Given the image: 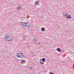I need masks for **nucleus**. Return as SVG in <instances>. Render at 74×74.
<instances>
[{
	"instance_id": "f257e3e1",
	"label": "nucleus",
	"mask_w": 74,
	"mask_h": 74,
	"mask_svg": "<svg viewBox=\"0 0 74 74\" xmlns=\"http://www.w3.org/2000/svg\"><path fill=\"white\" fill-rule=\"evenodd\" d=\"M6 40H7L8 41H11L12 40V37L9 35H6Z\"/></svg>"
},
{
	"instance_id": "f03ea898",
	"label": "nucleus",
	"mask_w": 74,
	"mask_h": 74,
	"mask_svg": "<svg viewBox=\"0 0 74 74\" xmlns=\"http://www.w3.org/2000/svg\"><path fill=\"white\" fill-rule=\"evenodd\" d=\"M21 55H20L19 54H18L17 55V57H18V58H25V57H26V56L22 55L23 53H21Z\"/></svg>"
},
{
	"instance_id": "7ed1b4c3",
	"label": "nucleus",
	"mask_w": 74,
	"mask_h": 74,
	"mask_svg": "<svg viewBox=\"0 0 74 74\" xmlns=\"http://www.w3.org/2000/svg\"><path fill=\"white\" fill-rule=\"evenodd\" d=\"M65 16L68 19H70L71 18V16L70 15H69V14H68L66 13L65 14Z\"/></svg>"
},
{
	"instance_id": "20e7f679",
	"label": "nucleus",
	"mask_w": 74,
	"mask_h": 74,
	"mask_svg": "<svg viewBox=\"0 0 74 74\" xmlns=\"http://www.w3.org/2000/svg\"><path fill=\"white\" fill-rule=\"evenodd\" d=\"M21 25H22V26H24V27H26V23L25 22H21Z\"/></svg>"
},
{
	"instance_id": "39448f33",
	"label": "nucleus",
	"mask_w": 74,
	"mask_h": 74,
	"mask_svg": "<svg viewBox=\"0 0 74 74\" xmlns=\"http://www.w3.org/2000/svg\"><path fill=\"white\" fill-rule=\"evenodd\" d=\"M40 63L41 65H42V64H44V62L42 61V59H40Z\"/></svg>"
},
{
	"instance_id": "423d86ee",
	"label": "nucleus",
	"mask_w": 74,
	"mask_h": 74,
	"mask_svg": "<svg viewBox=\"0 0 74 74\" xmlns=\"http://www.w3.org/2000/svg\"><path fill=\"white\" fill-rule=\"evenodd\" d=\"M56 49L57 51H58V52H61V50L60 49V48H58Z\"/></svg>"
},
{
	"instance_id": "0eeeda50",
	"label": "nucleus",
	"mask_w": 74,
	"mask_h": 74,
	"mask_svg": "<svg viewBox=\"0 0 74 74\" xmlns=\"http://www.w3.org/2000/svg\"><path fill=\"white\" fill-rule=\"evenodd\" d=\"M27 36H24L23 37V40H25L26 39V38H27Z\"/></svg>"
},
{
	"instance_id": "6e6552de",
	"label": "nucleus",
	"mask_w": 74,
	"mask_h": 74,
	"mask_svg": "<svg viewBox=\"0 0 74 74\" xmlns=\"http://www.w3.org/2000/svg\"><path fill=\"white\" fill-rule=\"evenodd\" d=\"M17 10H20L22 9V7L20 6H17L16 8Z\"/></svg>"
},
{
	"instance_id": "1a4fd4ad",
	"label": "nucleus",
	"mask_w": 74,
	"mask_h": 74,
	"mask_svg": "<svg viewBox=\"0 0 74 74\" xmlns=\"http://www.w3.org/2000/svg\"><path fill=\"white\" fill-rule=\"evenodd\" d=\"M36 42L37 41H36V39H34V40H33V42L34 44H36Z\"/></svg>"
},
{
	"instance_id": "9d476101",
	"label": "nucleus",
	"mask_w": 74,
	"mask_h": 74,
	"mask_svg": "<svg viewBox=\"0 0 74 74\" xmlns=\"http://www.w3.org/2000/svg\"><path fill=\"white\" fill-rule=\"evenodd\" d=\"M39 3V2L38 1H37L36 2H35V5H38V4Z\"/></svg>"
},
{
	"instance_id": "9b49d317",
	"label": "nucleus",
	"mask_w": 74,
	"mask_h": 74,
	"mask_svg": "<svg viewBox=\"0 0 74 74\" xmlns=\"http://www.w3.org/2000/svg\"><path fill=\"white\" fill-rule=\"evenodd\" d=\"M26 27H27L29 26V24L28 23H26Z\"/></svg>"
},
{
	"instance_id": "f8f14e48",
	"label": "nucleus",
	"mask_w": 74,
	"mask_h": 74,
	"mask_svg": "<svg viewBox=\"0 0 74 74\" xmlns=\"http://www.w3.org/2000/svg\"><path fill=\"white\" fill-rule=\"evenodd\" d=\"M41 30L42 32H44L45 31V29L44 27H42L41 28Z\"/></svg>"
},
{
	"instance_id": "ddd939ff",
	"label": "nucleus",
	"mask_w": 74,
	"mask_h": 74,
	"mask_svg": "<svg viewBox=\"0 0 74 74\" xmlns=\"http://www.w3.org/2000/svg\"><path fill=\"white\" fill-rule=\"evenodd\" d=\"M42 62H44L45 61V58H43L42 59Z\"/></svg>"
},
{
	"instance_id": "4468645a",
	"label": "nucleus",
	"mask_w": 74,
	"mask_h": 74,
	"mask_svg": "<svg viewBox=\"0 0 74 74\" xmlns=\"http://www.w3.org/2000/svg\"><path fill=\"white\" fill-rule=\"evenodd\" d=\"M25 62V60H22L21 61V63H23V62Z\"/></svg>"
},
{
	"instance_id": "2eb2a0df",
	"label": "nucleus",
	"mask_w": 74,
	"mask_h": 74,
	"mask_svg": "<svg viewBox=\"0 0 74 74\" xmlns=\"http://www.w3.org/2000/svg\"><path fill=\"white\" fill-rule=\"evenodd\" d=\"M32 66H30L29 67V69H32Z\"/></svg>"
},
{
	"instance_id": "dca6fc26",
	"label": "nucleus",
	"mask_w": 74,
	"mask_h": 74,
	"mask_svg": "<svg viewBox=\"0 0 74 74\" xmlns=\"http://www.w3.org/2000/svg\"><path fill=\"white\" fill-rule=\"evenodd\" d=\"M17 54H18V55H19V53H18Z\"/></svg>"
},
{
	"instance_id": "f3484780",
	"label": "nucleus",
	"mask_w": 74,
	"mask_h": 74,
	"mask_svg": "<svg viewBox=\"0 0 74 74\" xmlns=\"http://www.w3.org/2000/svg\"><path fill=\"white\" fill-rule=\"evenodd\" d=\"M6 1L7 0H6Z\"/></svg>"
}]
</instances>
